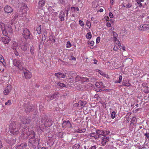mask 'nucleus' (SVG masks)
I'll use <instances>...</instances> for the list:
<instances>
[{
    "mask_svg": "<svg viewBox=\"0 0 149 149\" xmlns=\"http://www.w3.org/2000/svg\"><path fill=\"white\" fill-rule=\"evenodd\" d=\"M14 123H12L10 126V132L13 135L17 134L19 132V128Z\"/></svg>",
    "mask_w": 149,
    "mask_h": 149,
    "instance_id": "1",
    "label": "nucleus"
},
{
    "mask_svg": "<svg viewBox=\"0 0 149 149\" xmlns=\"http://www.w3.org/2000/svg\"><path fill=\"white\" fill-rule=\"evenodd\" d=\"M29 145L34 148H36V147H38L39 144V141L38 139H29Z\"/></svg>",
    "mask_w": 149,
    "mask_h": 149,
    "instance_id": "2",
    "label": "nucleus"
},
{
    "mask_svg": "<svg viewBox=\"0 0 149 149\" xmlns=\"http://www.w3.org/2000/svg\"><path fill=\"white\" fill-rule=\"evenodd\" d=\"M13 65L17 67L19 70H23L24 68L23 66V63L21 61L14 59L13 60Z\"/></svg>",
    "mask_w": 149,
    "mask_h": 149,
    "instance_id": "3",
    "label": "nucleus"
},
{
    "mask_svg": "<svg viewBox=\"0 0 149 149\" xmlns=\"http://www.w3.org/2000/svg\"><path fill=\"white\" fill-rule=\"evenodd\" d=\"M25 111L26 113H29L32 110L33 108V105L30 103H29L28 104H25Z\"/></svg>",
    "mask_w": 149,
    "mask_h": 149,
    "instance_id": "4",
    "label": "nucleus"
},
{
    "mask_svg": "<svg viewBox=\"0 0 149 149\" xmlns=\"http://www.w3.org/2000/svg\"><path fill=\"white\" fill-rule=\"evenodd\" d=\"M22 35L25 39H28L30 38V33L29 30L27 28H24V29Z\"/></svg>",
    "mask_w": 149,
    "mask_h": 149,
    "instance_id": "5",
    "label": "nucleus"
},
{
    "mask_svg": "<svg viewBox=\"0 0 149 149\" xmlns=\"http://www.w3.org/2000/svg\"><path fill=\"white\" fill-rule=\"evenodd\" d=\"M41 117V123H42V125L45 126L47 125V123H48L49 121L47 116L43 115Z\"/></svg>",
    "mask_w": 149,
    "mask_h": 149,
    "instance_id": "6",
    "label": "nucleus"
},
{
    "mask_svg": "<svg viewBox=\"0 0 149 149\" xmlns=\"http://www.w3.org/2000/svg\"><path fill=\"white\" fill-rule=\"evenodd\" d=\"M31 117L29 116L21 118V120L22 123L24 124H28L30 123L31 121Z\"/></svg>",
    "mask_w": 149,
    "mask_h": 149,
    "instance_id": "7",
    "label": "nucleus"
},
{
    "mask_svg": "<svg viewBox=\"0 0 149 149\" xmlns=\"http://www.w3.org/2000/svg\"><path fill=\"white\" fill-rule=\"evenodd\" d=\"M23 73L24 76L25 78L27 79H29L31 78L32 77V73L30 72L28 70L24 68Z\"/></svg>",
    "mask_w": 149,
    "mask_h": 149,
    "instance_id": "8",
    "label": "nucleus"
},
{
    "mask_svg": "<svg viewBox=\"0 0 149 149\" xmlns=\"http://www.w3.org/2000/svg\"><path fill=\"white\" fill-rule=\"evenodd\" d=\"M86 101L83 102L81 100H79L78 103H75L74 104L75 106H77L79 107L82 108L86 104Z\"/></svg>",
    "mask_w": 149,
    "mask_h": 149,
    "instance_id": "9",
    "label": "nucleus"
},
{
    "mask_svg": "<svg viewBox=\"0 0 149 149\" xmlns=\"http://www.w3.org/2000/svg\"><path fill=\"white\" fill-rule=\"evenodd\" d=\"M15 24L12 25L11 24V23L9 24L5 28H6V30L8 31L10 33H12L13 32V28L15 26Z\"/></svg>",
    "mask_w": 149,
    "mask_h": 149,
    "instance_id": "10",
    "label": "nucleus"
},
{
    "mask_svg": "<svg viewBox=\"0 0 149 149\" xmlns=\"http://www.w3.org/2000/svg\"><path fill=\"white\" fill-rule=\"evenodd\" d=\"M140 30L144 31L149 29V24L141 25L139 27Z\"/></svg>",
    "mask_w": 149,
    "mask_h": 149,
    "instance_id": "11",
    "label": "nucleus"
},
{
    "mask_svg": "<svg viewBox=\"0 0 149 149\" xmlns=\"http://www.w3.org/2000/svg\"><path fill=\"white\" fill-rule=\"evenodd\" d=\"M18 15L17 13H15L13 16L12 19L11 20V24L14 25L16 23L17 21H15L16 19L17 18Z\"/></svg>",
    "mask_w": 149,
    "mask_h": 149,
    "instance_id": "12",
    "label": "nucleus"
},
{
    "mask_svg": "<svg viewBox=\"0 0 149 149\" xmlns=\"http://www.w3.org/2000/svg\"><path fill=\"white\" fill-rule=\"evenodd\" d=\"M46 2V0H39L38 3V7L40 8L44 6Z\"/></svg>",
    "mask_w": 149,
    "mask_h": 149,
    "instance_id": "13",
    "label": "nucleus"
},
{
    "mask_svg": "<svg viewBox=\"0 0 149 149\" xmlns=\"http://www.w3.org/2000/svg\"><path fill=\"white\" fill-rule=\"evenodd\" d=\"M27 146L26 144L25 143H22L19 145H17L15 147L16 149H24Z\"/></svg>",
    "mask_w": 149,
    "mask_h": 149,
    "instance_id": "14",
    "label": "nucleus"
},
{
    "mask_svg": "<svg viewBox=\"0 0 149 149\" xmlns=\"http://www.w3.org/2000/svg\"><path fill=\"white\" fill-rule=\"evenodd\" d=\"M4 10L6 13H9L13 11V9L10 6H7L4 8Z\"/></svg>",
    "mask_w": 149,
    "mask_h": 149,
    "instance_id": "15",
    "label": "nucleus"
},
{
    "mask_svg": "<svg viewBox=\"0 0 149 149\" xmlns=\"http://www.w3.org/2000/svg\"><path fill=\"white\" fill-rule=\"evenodd\" d=\"M65 16V14L64 12L63 11H61L59 15V18L60 19V21L62 22L64 20Z\"/></svg>",
    "mask_w": 149,
    "mask_h": 149,
    "instance_id": "16",
    "label": "nucleus"
},
{
    "mask_svg": "<svg viewBox=\"0 0 149 149\" xmlns=\"http://www.w3.org/2000/svg\"><path fill=\"white\" fill-rule=\"evenodd\" d=\"M55 75L56 77L58 78L59 79L60 78H64L66 76L63 74L61 73L60 72L55 73Z\"/></svg>",
    "mask_w": 149,
    "mask_h": 149,
    "instance_id": "17",
    "label": "nucleus"
},
{
    "mask_svg": "<svg viewBox=\"0 0 149 149\" xmlns=\"http://www.w3.org/2000/svg\"><path fill=\"white\" fill-rule=\"evenodd\" d=\"M59 94L58 93H55L51 96H48V97L50 99V100H52L54 98H55L58 97Z\"/></svg>",
    "mask_w": 149,
    "mask_h": 149,
    "instance_id": "18",
    "label": "nucleus"
},
{
    "mask_svg": "<svg viewBox=\"0 0 149 149\" xmlns=\"http://www.w3.org/2000/svg\"><path fill=\"white\" fill-rule=\"evenodd\" d=\"M36 134L33 131H31L29 133V137L30 138L29 139H35Z\"/></svg>",
    "mask_w": 149,
    "mask_h": 149,
    "instance_id": "19",
    "label": "nucleus"
},
{
    "mask_svg": "<svg viewBox=\"0 0 149 149\" xmlns=\"http://www.w3.org/2000/svg\"><path fill=\"white\" fill-rule=\"evenodd\" d=\"M113 41L115 42L118 40V36L115 32L113 31Z\"/></svg>",
    "mask_w": 149,
    "mask_h": 149,
    "instance_id": "20",
    "label": "nucleus"
},
{
    "mask_svg": "<svg viewBox=\"0 0 149 149\" xmlns=\"http://www.w3.org/2000/svg\"><path fill=\"white\" fill-rule=\"evenodd\" d=\"M10 38L7 37H3L2 40L4 44H8L9 42L10 41Z\"/></svg>",
    "mask_w": 149,
    "mask_h": 149,
    "instance_id": "21",
    "label": "nucleus"
},
{
    "mask_svg": "<svg viewBox=\"0 0 149 149\" xmlns=\"http://www.w3.org/2000/svg\"><path fill=\"white\" fill-rule=\"evenodd\" d=\"M28 44L26 43L22 45H21V48L23 51H25L27 50L28 47Z\"/></svg>",
    "mask_w": 149,
    "mask_h": 149,
    "instance_id": "22",
    "label": "nucleus"
},
{
    "mask_svg": "<svg viewBox=\"0 0 149 149\" xmlns=\"http://www.w3.org/2000/svg\"><path fill=\"white\" fill-rule=\"evenodd\" d=\"M89 135L90 137H94L95 139H97L98 138V136L97 135V134H96L95 132H93L89 134Z\"/></svg>",
    "mask_w": 149,
    "mask_h": 149,
    "instance_id": "23",
    "label": "nucleus"
},
{
    "mask_svg": "<svg viewBox=\"0 0 149 149\" xmlns=\"http://www.w3.org/2000/svg\"><path fill=\"white\" fill-rule=\"evenodd\" d=\"M96 134H97V135L98 136V138H100L102 135V131L100 130L96 131Z\"/></svg>",
    "mask_w": 149,
    "mask_h": 149,
    "instance_id": "24",
    "label": "nucleus"
},
{
    "mask_svg": "<svg viewBox=\"0 0 149 149\" xmlns=\"http://www.w3.org/2000/svg\"><path fill=\"white\" fill-rule=\"evenodd\" d=\"M109 139V137H107L106 136H103V146L106 144L107 142L108 141Z\"/></svg>",
    "mask_w": 149,
    "mask_h": 149,
    "instance_id": "25",
    "label": "nucleus"
},
{
    "mask_svg": "<svg viewBox=\"0 0 149 149\" xmlns=\"http://www.w3.org/2000/svg\"><path fill=\"white\" fill-rule=\"evenodd\" d=\"M22 10H24V11H26L28 9V8L27 6L24 3L22 4Z\"/></svg>",
    "mask_w": 149,
    "mask_h": 149,
    "instance_id": "26",
    "label": "nucleus"
},
{
    "mask_svg": "<svg viewBox=\"0 0 149 149\" xmlns=\"http://www.w3.org/2000/svg\"><path fill=\"white\" fill-rule=\"evenodd\" d=\"M10 89H8V87L6 88V89L4 91L3 93L6 95H7L10 92Z\"/></svg>",
    "mask_w": 149,
    "mask_h": 149,
    "instance_id": "27",
    "label": "nucleus"
},
{
    "mask_svg": "<svg viewBox=\"0 0 149 149\" xmlns=\"http://www.w3.org/2000/svg\"><path fill=\"white\" fill-rule=\"evenodd\" d=\"M16 140L15 139L12 138L10 139V140L9 141L8 143L11 145H13L15 143Z\"/></svg>",
    "mask_w": 149,
    "mask_h": 149,
    "instance_id": "28",
    "label": "nucleus"
},
{
    "mask_svg": "<svg viewBox=\"0 0 149 149\" xmlns=\"http://www.w3.org/2000/svg\"><path fill=\"white\" fill-rule=\"evenodd\" d=\"M1 30L4 36H6L8 35V33L7 31V30H6V28H4V29L3 28H1Z\"/></svg>",
    "mask_w": 149,
    "mask_h": 149,
    "instance_id": "29",
    "label": "nucleus"
},
{
    "mask_svg": "<svg viewBox=\"0 0 149 149\" xmlns=\"http://www.w3.org/2000/svg\"><path fill=\"white\" fill-rule=\"evenodd\" d=\"M41 25L39 26H38L36 29V31L38 34H40L41 33Z\"/></svg>",
    "mask_w": 149,
    "mask_h": 149,
    "instance_id": "30",
    "label": "nucleus"
},
{
    "mask_svg": "<svg viewBox=\"0 0 149 149\" xmlns=\"http://www.w3.org/2000/svg\"><path fill=\"white\" fill-rule=\"evenodd\" d=\"M86 37L88 39H90L92 37V35L91 32L88 33L86 35Z\"/></svg>",
    "mask_w": 149,
    "mask_h": 149,
    "instance_id": "31",
    "label": "nucleus"
},
{
    "mask_svg": "<svg viewBox=\"0 0 149 149\" xmlns=\"http://www.w3.org/2000/svg\"><path fill=\"white\" fill-rule=\"evenodd\" d=\"M28 129L27 126H25L24 127L23 129H22V132L24 134L25 133H26L27 131V129Z\"/></svg>",
    "mask_w": 149,
    "mask_h": 149,
    "instance_id": "32",
    "label": "nucleus"
},
{
    "mask_svg": "<svg viewBox=\"0 0 149 149\" xmlns=\"http://www.w3.org/2000/svg\"><path fill=\"white\" fill-rule=\"evenodd\" d=\"M125 5H124V6L127 8H130L132 6V4L131 3H125Z\"/></svg>",
    "mask_w": 149,
    "mask_h": 149,
    "instance_id": "33",
    "label": "nucleus"
},
{
    "mask_svg": "<svg viewBox=\"0 0 149 149\" xmlns=\"http://www.w3.org/2000/svg\"><path fill=\"white\" fill-rule=\"evenodd\" d=\"M80 145L79 144L77 143L75 144L72 147L73 149H78L80 147Z\"/></svg>",
    "mask_w": 149,
    "mask_h": 149,
    "instance_id": "34",
    "label": "nucleus"
},
{
    "mask_svg": "<svg viewBox=\"0 0 149 149\" xmlns=\"http://www.w3.org/2000/svg\"><path fill=\"white\" fill-rule=\"evenodd\" d=\"M102 83L96 82L95 83V86L96 87L99 88H102Z\"/></svg>",
    "mask_w": 149,
    "mask_h": 149,
    "instance_id": "35",
    "label": "nucleus"
},
{
    "mask_svg": "<svg viewBox=\"0 0 149 149\" xmlns=\"http://www.w3.org/2000/svg\"><path fill=\"white\" fill-rule=\"evenodd\" d=\"M116 115V113L114 111H112L111 114V117L112 119H114Z\"/></svg>",
    "mask_w": 149,
    "mask_h": 149,
    "instance_id": "36",
    "label": "nucleus"
},
{
    "mask_svg": "<svg viewBox=\"0 0 149 149\" xmlns=\"http://www.w3.org/2000/svg\"><path fill=\"white\" fill-rule=\"evenodd\" d=\"M110 132L109 131L104 130L103 131V136H105L109 134Z\"/></svg>",
    "mask_w": 149,
    "mask_h": 149,
    "instance_id": "37",
    "label": "nucleus"
},
{
    "mask_svg": "<svg viewBox=\"0 0 149 149\" xmlns=\"http://www.w3.org/2000/svg\"><path fill=\"white\" fill-rule=\"evenodd\" d=\"M57 84L58 86L62 88L65 86V85L62 83L58 82L57 83Z\"/></svg>",
    "mask_w": 149,
    "mask_h": 149,
    "instance_id": "38",
    "label": "nucleus"
},
{
    "mask_svg": "<svg viewBox=\"0 0 149 149\" xmlns=\"http://www.w3.org/2000/svg\"><path fill=\"white\" fill-rule=\"evenodd\" d=\"M136 120V118L135 117H133L130 121V124H134L135 120Z\"/></svg>",
    "mask_w": 149,
    "mask_h": 149,
    "instance_id": "39",
    "label": "nucleus"
},
{
    "mask_svg": "<svg viewBox=\"0 0 149 149\" xmlns=\"http://www.w3.org/2000/svg\"><path fill=\"white\" fill-rule=\"evenodd\" d=\"M62 125L63 127H66V126H67V124L66 121L65 120L63 121L62 123Z\"/></svg>",
    "mask_w": 149,
    "mask_h": 149,
    "instance_id": "40",
    "label": "nucleus"
},
{
    "mask_svg": "<svg viewBox=\"0 0 149 149\" xmlns=\"http://www.w3.org/2000/svg\"><path fill=\"white\" fill-rule=\"evenodd\" d=\"M122 76H120L119 77V80L116 81V83H120L121 82L122 80Z\"/></svg>",
    "mask_w": 149,
    "mask_h": 149,
    "instance_id": "41",
    "label": "nucleus"
},
{
    "mask_svg": "<svg viewBox=\"0 0 149 149\" xmlns=\"http://www.w3.org/2000/svg\"><path fill=\"white\" fill-rule=\"evenodd\" d=\"M45 126H43V125H42V124L41 125H37V127H39V128L40 129V130H41V131H42L43 130V129H44V126H45Z\"/></svg>",
    "mask_w": 149,
    "mask_h": 149,
    "instance_id": "42",
    "label": "nucleus"
},
{
    "mask_svg": "<svg viewBox=\"0 0 149 149\" xmlns=\"http://www.w3.org/2000/svg\"><path fill=\"white\" fill-rule=\"evenodd\" d=\"M71 46V44L69 41H68L67 42V43L66 44V47L67 48H70Z\"/></svg>",
    "mask_w": 149,
    "mask_h": 149,
    "instance_id": "43",
    "label": "nucleus"
},
{
    "mask_svg": "<svg viewBox=\"0 0 149 149\" xmlns=\"http://www.w3.org/2000/svg\"><path fill=\"white\" fill-rule=\"evenodd\" d=\"M88 44L90 45L91 46H93L94 44V42L93 41H88Z\"/></svg>",
    "mask_w": 149,
    "mask_h": 149,
    "instance_id": "44",
    "label": "nucleus"
},
{
    "mask_svg": "<svg viewBox=\"0 0 149 149\" xmlns=\"http://www.w3.org/2000/svg\"><path fill=\"white\" fill-rule=\"evenodd\" d=\"M11 104V100H9L7 101V102H5V105H7L8 104L9 105H10Z\"/></svg>",
    "mask_w": 149,
    "mask_h": 149,
    "instance_id": "45",
    "label": "nucleus"
},
{
    "mask_svg": "<svg viewBox=\"0 0 149 149\" xmlns=\"http://www.w3.org/2000/svg\"><path fill=\"white\" fill-rule=\"evenodd\" d=\"M47 123H48V124H47V125H45L46 127H47V126L49 127V126H51L52 125V122H51V121L49 120Z\"/></svg>",
    "mask_w": 149,
    "mask_h": 149,
    "instance_id": "46",
    "label": "nucleus"
},
{
    "mask_svg": "<svg viewBox=\"0 0 149 149\" xmlns=\"http://www.w3.org/2000/svg\"><path fill=\"white\" fill-rule=\"evenodd\" d=\"M66 122L67 124V126H68L69 127H71L72 125L70 121L68 120L66 121Z\"/></svg>",
    "mask_w": 149,
    "mask_h": 149,
    "instance_id": "47",
    "label": "nucleus"
},
{
    "mask_svg": "<svg viewBox=\"0 0 149 149\" xmlns=\"http://www.w3.org/2000/svg\"><path fill=\"white\" fill-rule=\"evenodd\" d=\"M123 85L124 86H130V84L129 83H126L124 82V81H123Z\"/></svg>",
    "mask_w": 149,
    "mask_h": 149,
    "instance_id": "48",
    "label": "nucleus"
},
{
    "mask_svg": "<svg viewBox=\"0 0 149 149\" xmlns=\"http://www.w3.org/2000/svg\"><path fill=\"white\" fill-rule=\"evenodd\" d=\"M127 61L129 62L130 63L129 64L130 65H131L132 63L133 62L132 60L130 58L127 59Z\"/></svg>",
    "mask_w": 149,
    "mask_h": 149,
    "instance_id": "49",
    "label": "nucleus"
},
{
    "mask_svg": "<svg viewBox=\"0 0 149 149\" xmlns=\"http://www.w3.org/2000/svg\"><path fill=\"white\" fill-rule=\"evenodd\" d=\"M82 80L83 81H88V79L86 78L83 77Z\"/></svg>",
    "mask_w": 149,
    "mask_h": 149,
    "instance_id": "50",
    "label": "nucleus"
},
{
    "mask_svg": "<svg viewBox=\"0 0 149 149\" xmlns=\"http://www.w3.org/2000/svg\"><path fill=\"white\" fill-rule=\"evenodd\" d=\"M118 47L116 45H115L113 48V50L114 51H117L118 50Z\"/></svg>",
    "mask_w": 149,
    "mask_h": 149,
    "instance_id": "51",
    "label": "nucleus"
},
{
    "mask_svg": "<svg viewBox=\"0 0 149 149\" xmlns=\"http://www.w3.org/2000/svg\"><path fill=\"white\" fill-rule=\"evenodd\" d=\"M79 23L80 25L81 26H83L84 25V22L82 21L81 20H80L79 21Z\"/></svg>",
    "mask_w": 149,
    "mask_h": 149,
    "instance_id": "52",
    "label": "nucleus"
},
{
    "mask_svg": "<svg viewBox=\"0 0 149 149\" xmlns=\"http://www.w3.org/2000/svg\"><path fill=\"white\" fill-rule=\"evenodd\" d=\"M44 33H45V34H43L42 35V38H46L47 33H46V31H45Z\"/></svg>",
    "mask_w": 149,
    "mask_h": 149,
    "instance_id": "53",
    "label": "nucleus"
},
{
    "mask_svg": "<svg viewBox=\"0 0 149 149\" xmlns=\"http://www.w3.org/2000/svg\"><path fill=\"white\" fill-rule=\"evenodd\" d=\"M109 16L111 18H112L113 17V14L111 12L109 13Z\"/></svg>",
    "mask_w": 149,
    "mask_h": 149,
    "instance_id": "54",
    "label": "nucleus"
},
{
    "mask_svg": "<svg viewBox=\"0 0 149 149\" xmlns=\"http://www.w3.org/2000/svg\"><path fill=\"white\" fill-rule=\"evenodd\" d=\"M147 84L146 82L143 83L142 84V86L143 87H146V88H148V86H147Z\"/></svg>",
    "mask_w": 149,
    "mask_h": 149,
    "instance_id": "55",
    "label": "nucleus"
},
{
    "mask_svg": "<svg viewBox=\"0 0 149 149\" xmlns=\"http://www.w3.org/2000/svg\"><path fill=\"white\" fill-rule=\"evenodd\" d=\"M100 37H98L96 39V40L97 43H98L100 42Z\"/></svg>",
    "mask_w": 149,
    "mask_h": 149,
    "instance_id": "56",
    "label": "nucleus"
},
{
    "mask_svg": "<svg viewBox=\"0 0 149 149\" xmlns=\"http://www.w3.org/2000/svg\"><path fill=\"white\" fill-rule=\"evenodd\" d=\"M144 135L147 139H149V133H146Z\"/></svg>",
    "mask_w": 149,
    "mask_h": 149,
    "instance_id": "57",
    "label": "nucleus"
},
{
    "mask_svg": "<svg viewBox=\"0 0 149 149\" xmlns=\"http://www.w3.org/2000/svg\"><path fill=\"white\" fill-rule=\"evenodd\" d=\"M43 44V42H40V44L39 46V48H41L42 47Z\"/></svg>",
    "mask_w": 149,
    "mask_h": 149,
    "instance_id": "58",
    "label": "nucleus"
},
{
    "mask_svg": "<svg viewBox=\"0 0 149 149\" xmlns=\"http://www.w3.org/2000/svg\"><path fill=\"white\" fill-rule=\"evenodd\" d=\"M34 50V48L33 47H31V48L30 49V51L31 52V53L32 54H33L34 53L33 52V50Z\"/></svg>",
    "mask_w": 149,
    "mask_h": 149,
    "instance_id": "59",
    "label": "nucleus"
},
{
    "mask_svg": "<svg viewBox=\"0 0 149 149\" xmlns=\"http://www.w3.org/2000/svg\"><path fill=\"white\" fill-rule=\"evenodd\" d=\"M106 25L108 27H110L111 26V23L109 22H107L106 23Z\"/></svg>",
    "mask_w": 149,
    "mask_h": 149,
    "instance_id": "60",
    "label": "nucleus"
},
{
    "mask_svg": "<svg viewBox=\"0 0 149 149\" xmlns=\"http://www.w3.org/2000/svg\"><path fill=\"white\" fill-rule=\"evenodd\" d=\"M143 91L144 92L146 93H149V90L147 88L146 89H144Z\"/></svg>",
    "mask_w": 149,
    "mask_h": 149,
    "instance_id": "61",
    "label": "nucleus"
},
{
    "mask_svg": "<svg viewBox=\"0 0 149 149\" xmlns=\"http://www.w3.org/2000/svg\"><path fill=\"white\" fill-rule=\"evenodd\" d=\"M86 24L87 25V26L88 27H89L90 26H91V25L90 22L89 21L87 22Z\"/></svg>",
    "mask_w": 149,
    "mask_h": 149,
    "instance_id": "62",
    "label": "nucleus"
},
{
    "mask_svg": "<svg viewBox=\"0 0 149 149\" xmlns=\"http://www.w3.org/2000/svg\"><path fill=\"white\" fill-rule=\"evenodd\" d=\"M52 15L54 17L58 15V13L56 12H53Z\"/></svg>",
    "mask_w": 149,
    "mask_h": 149,
    "instance_id": "63",
    "label": "nucleus"
},
{
    "mask_svg": "<svg viewBox=\"0 0 149 149\" xmlns=\"http://www.w3.org/2000/svg\"><path fill=\"white\" fill-rule=\"evenodd\" d=\"M104 19L107 21H109V18L108 16H105Z\"/></svg>",
    "mask_w": 149,
    "mask_h": 149,
    "instance_id": "64",
    "label": "nucleus"
}]
</instances>
